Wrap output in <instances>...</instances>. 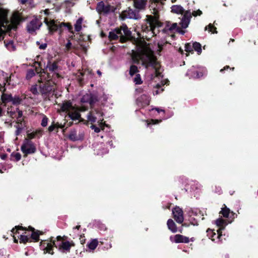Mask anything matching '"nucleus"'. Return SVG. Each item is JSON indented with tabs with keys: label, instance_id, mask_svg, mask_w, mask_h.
I'll list each match as a JSON object with an SVG mask.
<instances>
[{
	"label": "nucleus",
	"instance_id": "obj_6",
	"mask_svg": "<svg viewBox=\"0 0 258 258\" xmlns=\"http://www.w3.org/2000/svg\"><path fill=\"white\" fill-rule=\"evenodd\" d=\"M131 32L128 30L126 25H122L120 28L115 29L109 33V38L111 40H117L119 38L121 42H124L128 39Z\"/></svg>",
	"mask_w": 258,
	"mask_h": 258
},
{
	"label": "nucleus",
	"instance_id": "obj_15",
	"mask_svg": "<svg viewBox=\"0 0 258 258\" xmlns=\"http://www.w3.org/2000/svg\"><path fill=\"white\" fill-rule=\"evenodd\" d=\"M191 18V14L190 11H185L180 22L182 28H186L188 27Z\"/></svg>",
	"mask_w": 258,
	"mask_h": 258
},
{
	"label": "nucleus",
	"instance_id": "obj_5",
	"mask_svg": "<svg viewBox=\"0 0 258 258\" xmlns=\"http://www.w3.org/2000/svg\"><path fill=\"white\" fill-rule=\"evenodd\" d=\"M44 22L47 25L50 33H53L55 31H58L59 34L63 31V28H67L70 31L72 30V26L70 23H65L60 22L58 20L45 18Z\"/></svg>",
	"mask_w": 258,
	"mask_h": 258
},
{
	"label": "nucleus",
	"instance_id": "obj_43",
	"mask_svg": "<svg viewBox=\"0 0 258 258\" xmlns=\"http://www.w3.org/2000/svg\"><path fill=\"white\" fill-rule=\"evenodd\" d=\"M134 82L136 84H141L142 83V81L141 78V76L139 74H137L136 75L134 79Z\"/></svg>",
	"mask_w": 258,
	"mask_h": 258
},
{
	"label": "nucleus",
	"instance_id": "obj_47",
	"mask_svg": "<svg viewBox=\"0 0 258 258\" xmlns=\"http://www.w3.org/2000/svg\"><path fill=\"white\" fill-rule=\"evenodd\" d=\"M48 119L46 116H44L41 121V125L42 126H46L47 124Z\"/></svg>",
	"mask_w": 258,
	"mask_h": 258
},
{
	"label": "nucleus",
	"instance_id": "obj_63",
	"mask_svg": "<svg viewBox=\"0 0 258 258\" xmlns=\"http://www.w3.org/2000/svg\"><path fill=\"white\" fill-rule=\"evenodd\" d=\"M2 115V109L0 107V116Z\"/></svg>",
	"mask_w": 258,
	"mask_h": 258
},
{
	"label": "nucleus",
	"instance_id": "obj_53",
	"mask_svg": "<svg viewBox=\"0 0 258 258\" xmlns=\"http://www.w3.org/2000/svg\"><path fill=\"white\" fill-rule=\"evenodd\" d=\"M91 127L92 128V129H94V131L96 132V133H99L100 131V128L99 127H97L95 125H91Z\"/></svg>",
	"mask_w": 258,
	"mask_h": 258
},
{
	"label": "nucleus",
	"instance_id": "obj_60",
	"mask_svg": "<svg viewBox=\"0 0 258 258\" xmlns=\"http://www.w3.org/2000/svg\"><path fill=\"white\" fill-rule=\"evenodd\" d=\"M27 1V0H21V3L22 4H24Z\"/></svg>",
	"mask_w": 258,
	"mask_h": 258
},
{
	"label": "nucleus",
	"instance_id": "obj_41",
	"mask_svg": "<svg viewBox=\"0 0 258 258\" xmlns=\"http://www.w3.org/2000/svg\"><path fill=\"white\" fill-rule=\"evenodd\" d=\"M185 51L187 53H193L192 44L191 45L190 43L186 44L185 45Z\"/></svg>",
	"mask_w": 258,
	"mask_h": 258
},
{
	"label": "nucleus",
	"instance_id": "obj_44",
	"mask_svg": "<svg viewBox=\"0 0 258 258\" xmlns=\"http://www.w3.org/2000/svg\"><path fill=\"white\" fill-rule=\"evenodd\" d=\"M11 157L14 158L16 161H18L21 159V155L18 152H13L11 154Z\"/></svg>",
	"mask_w": 258,
	"mask_h": 258
},
{
	"label": "nucleus",
	"instance_id": "obj_45",
	"mask_svg": "<svg viewBox=\"0 0 258 258\" xmlns=\"http://www.w3.org/2000/svg\"><path fill=\"white\" fill-rule=\"evenodd\" d=\"M30 91L34 94V95H37L39 94V92L38 91V85H35L32 86L30 89Z\"/></svg>",
	"mask_w": 258,
	"mask_h": 258
},
{
	"label": "nucleus",
	"instance_id": "obj_50",
	"mask_svg": "<svg viewBox=\"0 0 258 258\" xmlns=\"http://www.w3.org/2000/svg\"><path fill=\"white\" fill-rule=\"evenodd\" d=\"M72 47V43L70 41H68V43L66 45V50L67 51H69Z\"/></svg>",
	"mask_w": 258,
	"mask_h": 258
},
{
	"label": "nucleus",
	"instance_id": "obj_23",
	"mask_svg": "<svg viewBox=\"0 0 258 258\" xmlns=\"http://www.w3.org/2000/svg\"><path fill=\"white\" fill-rule=\"evenodd\" d=\"M94 150L96 151L98 155H103L108 152V150L105 147V145L102 143L94 145Z\"/></svg>",
	"mask_w": 258,
	"mask_h": 258
},
{
	"label": "nucleus",
	"instance_id": "obj_61",
	"mask_svg": "<svg viewBox=\"0 0 258 258\" xmlns=\"http://www.w3.org/2000/svg\"><path fill=\"white\" fill-rule=\"evenodd\" d=\"M97 73L98 75L99 76H101L102 73H101V72L100 71H99V70H98V71H97Z\"/></svg>",
	"mask_w": 258,
	"mask_h": 258
},
{
	"label": "nucleus",
	"instance_id": "obj_38",
	"mask_svg": "<svg viewBox=\"0 0 258 258\" xmlns=\"http://www.w3.org/2000/svg\"><path fill=\"white\" fill-rule=\"evenodd\" d=\"M21 228H22V227H20V226H16L15 227V228H14L11 230V233L12 234H15L13 235V238L14 239V241L15 242H17V240L16 239V236L17 234V233H18L19 234V232L18 231L20 230Z\"/></svg>",
	"mask_w": 258,
	"mask_h": 258
},
{
	"label": "nucleus",
	"instance_id": "obj_24",
	"mask_svg": "<svg viewBox=\"0 0 258 258\" xmlns=\"http://www.w3.org/2000/svg\"><path fill=\"white\" fill-rule=\"evenodd\" d=\"M134 7L139 10H143L145 9L147 0H133Z\"/></svg>",
	"mask_w": 258,
	"mask_h": 258
},
{
	"label": "nucleus",
	"instance_id": "obj_13",
	"mask_svg": "<svg viewBox=\"0 0 258 258\" xmlns=\"http://www.w3.org/2000/svg\"><path fill=\"white\" fill-rule=\"evenodd\" d=\"M96 10L99 13H108L113 11V8L109 5H105L103 2L97 4Z\"/></svg>",
	"mask_w": 258,
	"mask_h": 258
},
{
	"label": "nucleus",
	"instance_id": "obj_18",
	"mask_svg": "<svg viewBox=\"0 0 258 258\" xmlns=\"http://www.w3.org/2000/svg\"><path fill=\"white\" fill-rule=\"evenodd\" d=\"M96 101V97L90 93L84 95L81 100L82 103H89L91 105H92Z\"/></svg>",
	"mask_w": 258,
	"mask_h": 258
},
{
	"label": "nucleus",
	"instance_id": "obj_28",
	"mask_svg": "<svg viewBox=\"0 0 258 258\" xmlns=\"http://www.w3.org/2000/svg\"><path fill=\"white\" fill-rule=\"evenodd\" d=\"M167 226L168 229L171 230L172 232L175 233L176 232L177 230L176 226V225L174 221L172 219H169L167 221Z\"/></svg>",
	"mask_w": 258,
	"mask_h": 258
},
{
	"label": "nucleus",
	"instance_id": "obj_62",
	"mask_svg": "<svg viewBox=\"0 0 258 258\" xmlns=\"http://www.w3.org/2000/svg\"><path fill=\"white\" fill-rule=\"evenodd\" d=\"M48 11H49V10H47V9L45 10L44 11V14H45V15H47V14H48Z\"/></svg>",
	"mask_w": 258,
	"mask_h": 258
},
{
	"label": "nucleus",
	"instance_id": "obj_26",
	"mask_svg": "<svg viewBox=\"0 0 258 258\" xmlns=\"http://www.w3.org/2000/svg\"><path fill=\"white\" fill-rule=\"evenodd\" d=\"M171 12L177 14H181L184 12V9L180 5H173L171 7Z\"/></svg>",
	"mask_w": 258,
	"mask_h": 258
},
{
	"label": "nucleus",
	"instance_id": "obj_52",
	"mask_svg": "<svg viewBox=\"0 0 258 258\" xmlns=\"http://www.w3.org/2000/svg\"><path fill=\"white\" fill-rule=\"evenodd\" d=\"M37 134V132L31 133L28 134V138L30 139H33L35 137Z\"/></svg>",
	"mask_w": 258,
	"mask_h": 258
},
{
	"label": "nucleus",
	"instance_id": "obj_11",
	"mask_svg": "<svg viewBox=\"0 0 258 258\" xmlns=\"http://www.w3.org/2000/svg\"><path fill=\"white\" fill-rule=\"evenodd\" d=\"M41 25V23L36 18L34 17L27 25V28L28 31L30 33H34L36 30L39 29Z\"/></svg>",
	"mask_w": 258,
	"mask_h": 258
},
{
	"label": "nucleus",
	"instance_id": "obj_21",
	"mask_svg": "<svg viewBox=\"0 0 258 258\" xmlns=\"http://www.w3.org/2000/svg\"><path fill=\"white\" fill-rule=\"evenodd\" d=\"M47 68L50 72H54L52 77L55 79V78H58L60 76L59 74L57 73V66L56 63L53 62L50 63L49 62L47 65Z\"/></svg>",
	"mask_w": 258,
	"mask_h": 258
},
{
	"label": "nucleus",
	"instance_id": "obj_29",
	"mask_svg": "<svg viewBox=\"0 0 258 258\" xmlns=\"http://www.w3.org/2000/svg\"><path fill=\"white\" fill-rule=\"evenodd\" d=\"M31 229L29 231V233L30 234V237L31 239H33L35 241H37L39 239V234L38 232H35L34 229L31 227L30 228Z\"/></svg>",
	"mask_w": 258,
	"mask_h": 258
},
{
	"label": "nucleus",
	"instance_id": "obj_12",
	"mask_svg": "<svg viewBox=\"0 0 258 258\" xmlns=\"http://www.w3.org/2000/svg\"><path fill=\"white\" fill-rule=\"evenodd\" d=\"M11 77L3 71H0V91L4 92L6 83H10Z\"/></svg>",
	"mask_w": 258,
	"mask_h": 258
},
{
	"label": "nucleus",
	"instance_id": "obj_51",
	"mask_svg": "<svg viewBox=\"0 0 258 258\" xmlns=\"http://www.w3.org/2000/svg\"><path fill=\"white\" fill-rule=\"evenodd\" d=\"M161 120H158V119H152L151 120V122H148L147 123V125H149L151 123H152V124H157V123H159L160 122H161Z\"/></svg>",
	"mask_w": 258,
	"mask_h": 258
},
{
	"label": "nucleus",
	"instance_id": "obj_32",
	"mask_svg": "<svg viewBox=\"0 0 258 258\" xmlns=\"http://www.w3.org/2000/svg\"><path fill=\"white\" fill-rule=\"evenodd\" d=\"M83 22V19L82 18H80L76 21V24H75V30L77 32H79L82 29V24Z\"/></svg>",
	"mask_w": 258,
	"mask_h": 258
},
{
	"label": "nucleus",
	"instance_id": "obj_30",
	"mask_svg": "<svg viewBox=\"0 0 258 258\" xmlns=\"http://www.w3.org/2000/svg\"><path fill=\"white\" fill-rule=\"evenodd\" d=\"M177 27V24L176 23L170 24L169 23L166 25L165 28L163 30V32H165L167 31H172L175 30Z\"/></svg>",
	"mask_w": 258,
	"mask_h": 258
},
{
	"label": "nucleus",
	"instance_id": "obj_17",
	"mask_svg": "<svg viewBox=\"0 0 258 258\" xmlns=\"http://www.w3.org/2000/svg\"><path fill=\"white\" fill-rule=\"evenodd\" d=\"M2 100L4 103L12 102L13 104H17L20 102V99L19 98H13L11 95L4 93L2 95Z\"/></svg>",
	"mask_w": 258,
	"mask_h": 258
},
{
	"label": "nucleus",
	"instance_id": "obj_56",
	"mask_svg": "<svg viewBox=\"0 0 258 258\" xmlns=\"http://www.w3.org/2000/svg\"><path fill=\"white\" fill-rule=\"evenodd\" d=\"M55 127V126L54 125H51L48 127V131L50 132H52V131H53L54 130Z\"/></svg>",
	"mask_w": 258,
	"mask_h": 258
},
{
	"label": "nucleus",
	"instance_id": "obj_46",
	"mask_svg": "<svg viewBox=\"0 0 258 258\" xmlns=\"http://www.w3.org/2000/svg\"><path fill=\"white\" fill-rule=\"evenodd\" d=\"M209 29V32H211L213 33H217L216 30V28L211 24H210L207 27L205 28V30Z\"/></svg>",
	"mask_w": 258,
	"mask_h": 258
},
{
	"label": "nucleus",
	"instance_id": "obj_54",
	"mask_svg": "<svg viewBox=\"0 0 258 258\" xmlns=\"http://www.w3.org/2000/svg\"><path fill=\"white\" fill-rule=\"evenodd\" d=\"M164 44H162V43H158V50L157 51L158 52V53L161 51L162 49V47L163 46Z\"/></svg>",
	"mask_w": 258,
	"mask_h": 258
},
{
	"label": "nucleus",
	"instance_id": "obj_3",
	"mask_svg": "<svg viewBox=\"0 0 258 258\" xmlns=\"http://www.w3.org/2000/svg\"><path fill=\"white\" fill-rule=\"evenodd\" d=\"M158 19V17L156 14L154 16H147V23L142 26L143 37H145L147 39H150L157 35V33L159 31L158 28L160 26Z\"/></svg>",
	"mask_w": 258,
	"mask_h": 258
},
{
	"label": "nucleus",
	"instance_id": "obj_27",
	"mask_svg": "<svg viewBox=\"0 0 258 258\" xmlns=\"http://www.w3.org/2000/svg\"><path fill=\"white\" fill-rule=\"evenodd\" d=\"M98 244V241L97 239H94L91 240L87 244V247L89 248L90 251L94 250Z\"/></svg>",
	"mask_w": 258,
	"mask_h": 258
},
{
	"label": "nucleus",
	"instance_id": "obj_7",
	"mask_svg": "<svg viewBox=\"0 0 258 258\" xmlns=\"http://www.w3.org/2000/svg\"><path fill=\"white\" fill-rule=\"evenodd\" d=\"M45 73L43 72L41 74V82L42 84L39 85V91L45 98H47L50 94H53V92L55 89V83L50 80H46L44 83H43V79H45Z\"/></svg>",
	"mask_w": 258,
	"mask_h": 258
},
{
	"label": "nucleus",
	"instance_id": "obj_57",
	"mask_svg": "<svg viewBox=\"0 0 258 258\" xmlns=\"http://www.w3.org/2000/svg\"><path fill=\"white\" fill-rule=\"evenodd\" d=\"M46 46H47L46 44L44 43L39 46V48L41 49H44L46 48Z\"/></svg>",
	"mask_w": 258,
	"mask_h": 258
},
{
	"label": "nucleus",
	"instance_id": "obj_4",
	"mask_svg": "<svg viewBox=\"0 0 258 258\" xmlns=\"http://www.w3.org/2000/svg\"><path fill=\"white\" fill-rule=\"evenodd\" d=\"M60 110L61 111L68 112L69 117L73 120L79 119L80 118V111H84L87 110V107L82 106L78 107L73 106L70 101H64L60 105Z\"/></svg>",
	"mask_w": 258,
	"mask_h": 258
},
{
	"label": "nucleus",
	"instance_id": "obj_20",
	"mask_svg": "<svg viewBox=\"0 0 258 258\" xmlns=\"http://www.w3.org/2000/svg\"><path fill=\"white\" fill-rule=\"evenodd\" d=\"M120 16L122 19L126 18L137 19L138 18L136 13L131 9L123 11Z\"/></svg>",
	"mask_w": 258,
	"mask_h": 258
},
{
	"label": "nucleus",
	"instance_id": "obj_39",
	"mask_svg": "<svg viewBox=\"0 0 258 258\" xmlns=\"http://www.w3.org/2000/svg\"><path fill=\"white\" fill-rule=\"evenodd\" d=\"M7 112L12 118H15V116H16V114L17 113L16 108L14 109L12 108H8Z\"/></svg>",
	"mask_w": 258,
	"mask_h": 258
},
{
	"label": "nucleus",
	"instance_id": "obj_9",
	"mask_svg": "<svg viewBox=\"0 0 258 258\" xmlns=\"http://www.w3.org/2000/svg\"><path fill=\"white\" fill-rule=\"evenodd\" d=\"M103 113L98 110H95L91 112L88 115V120L92 123L95 122L98 119V123L99 127H101L103 130V126L105 125V123L103 122V119L102 118L103 116Z\"/></svg>",
	"mask_w": 258,
	"mask_h": 258
},
{
	"label": "nucleus",
	"instance_id": "obj_59",
	"mask_svg": "<svg viewBox=\"0 0 258 258\" xmlns=\"http://www.w3.org/2000/svg\"><path fill=\"white\" fill-rule=\"evenodd\" d=\"M229 67L227 66H226L225 67H224V69H221V70H220V72H223V71L224 70H226V69H229Z\"/></svg>",
	"mask_w": 258,
	"mask_h": 258
},
{
	"label": "nucleus",
	"instance_id": "obj_40",
	"mask_svg": "<svg viewBox=\"0 0 258 258\" xmlns=\"http://www.w3.org/2000/svg\"><path fill=\"white\" fill-rule=\"evenodd\" d=\"M221 213L224 217L228 218L230 214V210L228 208L225 207V208H222Z\"/></svg>",
	"mask_w": 258,
	"mask_h": 258
},
{
	"label": "nucleus",
	"instance_id": "obj_2",
	"mask_svg": "<svg viewBox=\"0 0 258 258\" xmlns=\"http://www.w3.org/2000/svg\"><path fill=\"white\" fill-rule=\"evenodd\" d=\"M44 245H46L44 249V253H48L53 254L52 248L55 246L59 251L62 253H68L70 251L72 246H74V243L73 241H68L64 237L58 236L55 239H51V242H44Z\"/></svg>",
	"mask_w": 258,
	"mask_h": 258
},
{
	"label": "nucleus",
	"instance_id": "obj_22",
	"mask_svg": "<svg viewBox=\"0 0 258 258\" xmlns=\"http://www.w3.org/2000/svg\"><path fill=\"white\" fill-rule=\"evenodd\" d=\"M186 75L190 78H198L202 76L203 74L200 73L195 67H192L190 69L188 70L186 73Z\"/></svg>",
	"mask_w": 258,
	"mask_h": 258
},
{
	"label": "nucleus",
	"instance_id": "obj_33",
	"mask_svg": "<svg viewBox=\"0 0 258 258\" xmlns=\"http://www.w3.org/2000/svg\"><path fill=\"white\" fill-rule=\"evenodd\" d=\"M24 124H23L22 122H18L17 121L16 124L15 125V126L16 127L17 130L16 131V135L18 136L19 135V134L21 133V131L24 127Z\"/></svg>",
	"mask_w": 258,
	"mask_h": 258
},
{
	"label": "nucleus",
	"instance_id": "obj_16",
	"mask_svg": "<svg viewBox=\"0 0 258 258\" xmlns=\"http://www.w3.org/2000/svg\"><path fill=\"white\" fill-rule=\"evenodd\" d=\"M150 101L149 97L147 95L143 94L137 99V103L138 106L143 107L148 105Z\"/></svg>",
	"mask_w": 258,
	"mask_h": 258
},
{
	"label": "nucleus",
	"instance_id": "obj_42",
	"mask_svg": "<svg viewBox=\"0 0 258 258\" xmlns=\"http://www.w3.org/2000/svg\"><path fill=\"white\" fill-rule=\"evenodd\" d=\"M137 72H138V68L136 66L132 65L131 66L130 70V75L133 76Z\"/></svg>",
	"mask_w": 258,
	"mask_h": 258
},
{
	"label": "nucleus",
	"instance_id": "obj_64",
	"mask_svg": "<svg viewBox=\"0 0 258 258\" xmlns=\"http://www.w3.org/2000/svg\"><path fill=\"white\" fill-rule=\"evenodd\" d=\"M6 157V156L5 155H4L1 156V158H2V159H4Z\"/></svg>",
	"mask_w": 258,
	"mask_h": 258
},
{
	"label": "nucleus",
	"instance_id": "obj_25",
	"mask_svg": "<svg viewBox=\"0 0 258 258\" xmlns=\"http://www.w3.org/2000/svg\"><path fill=\"white\" fill-rule=\"evenodd\" d=\"M17 237L20 239V242L26 243L31 241V237H30L29 231H24L22 234L20 235V237L19 235L17 236Z\"/></svg>",
	"mask_w": 258,
	"mask_h": 258
},
{
	"label": "nucleus",
	"instance_id": "obj_36",
	"mask_svg": "<svg viewBox=\"0 0 258 258\" xmlns=\"http://www.w3.org/2000/svg\"><path fill=\"white\" fill-rule=\"evenodd\" d=\"M17 113L16 114V116L15 117L17 118V121L19 122H23V118L22 115L23 113L21 111H20L17 108H16Z\"/></svg>",
	"mask_w": 258,
	"mask_h": 258
},
{
	"label": "nucleus",
	"instance_id": "obj_10",
	"mask_svg": "<svg viewBox=\"0 0 258 258\" xmlns=\"http://www.w3.org/2000/svg\"><path fill=\"white\" fill-rule=\"evenodd\" d=\"M21 151L24 156H26L28 154L35 153L36 147L32 141L26 139L21 146Z\"/></svg>",
	"mask_w": 258,
	"mask_h": 258
},
{
	"label": "nucleus",
	"instance_id": "obj_55",
	"mask_svg": "<svg viewBox=\"0 0 258 258\" xmlns=\"http://www.w3.org/2000/svg\"><path fill=\"white\" fill-rule=\"evenodd\" d=\"M80 227V225H78V226H76L75 227H74L73 228V231H74V232L75 235L78 234V233L76 232V230H78L79 229Z\"/></svg>",
	"mask_w": 258,
	"mask_h": 258
},
{
	"label": "nucleus",
	"instance_id": "obj_49",
	"mask_svg": "<svg viewBox=\"0 0 258 258\" xmlns=\"http://www.w3.org/2000/svg\"><path fill=\"white\" fill-rule=\"evenodd\" d=\"M35 75V73L33 70H30L27 72V78L29 79Z\"/></svg>",
	"mask_w": 258,
	"mask_h": 258
},
{
	"label": "nucleus",
	"instance_id": "obj_35",
	"mask_svg": "<svg viewBox=\"0 0 258 258\" xmlns=\"http://www.w3.org/2000/svg\"><path fill=\"white\" fill-rule=\"evenodd\" d=\"M163 85V84H162L161 85L157 84L155 90H153V94L158 95L161 93L164 90V89L162 88Z\"/></svg>",
	"mask_w": 258,
	"mask_h": 258
},
{
	"label": "nucleus",
	"instance_id": "obj_37",
	"mask_svg": "<svg viewBox=\"0 0 258 258\" xmlns=\"http://www.w3.org/2000/svg\"><path fill=\"white\" fill-rule=\"evenodd\" d=\"M193 49H195L199 54L201 53L202 51L201 45L198 42H195L192 43Z\"/></svg>",
	"mask_w": 258,
	"mask_h": 258
},
{
	"label": "nucleus",
	"instance_id": "obj_48",
	"mask_svg": "<svg viewBox=\"0 0 258 258\" xmlns=\"http://www.w3.org/2000/svg\"><path fill=\"white\" fill-rule=\"evenodd\" d=\"M191 14V15L196 17L197 16H201L202 14V12L201 10H198L197 11H193Z\"/></svg>",
	"mask_w": 258,
	"mask_h": 258
},
{
	"label": "nucleus",
	"instance_id": "obj_31",
	"mask_svg": "<svg viewBox=\"0 0 258 258\" xmlns=\"http://www.w3.org/2000/svg\"><path fill=\"white\" fill-rule=\"evenodd\" d=\"M6 47L10 51L15 50V46L14 45V42L13 40H7L4 41Z\"/></svg>",
	"mask_w": 258,
	"mask_h": 258
},
{
	"label": "nucleus",
	"instance_id": "obj_8",
	"mask_svg": "<svg viewBox=\"0 0 258 258\" xmlns=\"http://www.w3.org/2000/svg\"><path fill=\"white\" fill-rule=\"evenodd\" d=\"M215 223L217 226L219 227V229L217 230V233H216L213 230L210 229L207 230L208 236L213 241L216 240L217 241L220 240V239L222 236L221 231L224 229L225 226L227 224L226 221L221 218L218 219Z\"/></svg>",
	"mask_w": 258,
	"mask_h": 258
},
{
	"label": "nucleus",
	"instance_id": "obj_34",
	"mask_svg": "<svg viewBox=\"0 0 258 258\" xmlns=\"http://www.w3.org/2000/svg\"><path fill=\"white\" fill-rule=\"evenodd\" d=\"M69 138L72 141H77L82 139V137L78 136L76 131L72 132L70 135Z\"/></svg>",
	"mask_w": 258,
	"mask_h": 258
},
{
	"label": "nucleus",
	"instance_id": "obj_58",
	"mask_svg": "<svg viewBox=\"0 0 258 258\" xmlns=\"http://www.w3.org/2000/svg\"><path fill=\"white\" fill-rule=\"evenodd\" d=\"M155 109L158 111V112H160V111L164 112V110L162 109H160L158 108H155Z\"/></svg>",
	"mask_w": 258,
	"mask_h": 258
},
{
	"label": "nucleus",
	"instance_id": "obj_19",
	"mask_svg": "<svg viewBox=\"0 0 258 258\" xmlns=\"http://www.w3.org/2000/svg\"><path fill=\"white\" fill-rule=\"evenodd\" d=\"M171 241L175 243H188L189 238L180 234H176L174 237H170Z\"/></svg>",
	"mask_w": 258,
	"mask_h": 258
},
{
	"label": "nucleus",
	"instance_id": "obj_1",
	"mask_svg": "<svg viewBox=\"0 0 258 258\" xmlns=\"http://www.w3.org/2000/svg\"><path fill=\"white\" fill-rule=\"evenodd\" d=\"M131 57L134 63L141 64L146 68H152L154 71L152 79L160 77V66L157 61L153 51L148 46L143 45L137 51L132 50Z\"/></svg>",
	"mask_w": 258,
	"mask_h": 258
},
{
	"label": "nucleus",
	"instance_id": "obj_14",
	"mask_svg": "<svg viewBox=\"0 0 258 258\" xmlns=\"http://www.w3.org/2000/svg\"><path fill=\"white\" fill-rule=\"evenodd\" d=\"M174 219L177 223H181L183 221V212L179 207H175L172 210Z\"/></svg>",
	"mask_w": 258,
	"mask_h": 258
}]
</instances>
